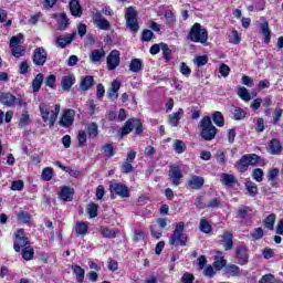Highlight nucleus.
Here are the masks:
<instances>
[{
	"label": "nucleus",
	"instance_id": "36",
	"mask_svg": "<svg viewBox=\"0 0 283 283\" xmlns=\"http://www.w3.org/2000/svg\"><path fill=\"white\" fill-rule=\"evenodd\" d=\"M12 56H15V59H21V56H25V46L19 45V46H10Z\"/></svg>",
	"mask_w": 283,
	"mask_h": 283
},
{
	"label": "nucleus",
	"instance_id": "60",
	"mask_svg": "<svg viewBox=\"0 0 283 283\" xmlns=\"http://www.w3.org/2000/svg\"><path fill=\"white\" fill-rule=\"evenodd\" d=\"M103 150L106 158H112V156H114V146H112V144L104 145Z\"/></svg>",
	"mask_w": 283,
	"mask_h": 283
},
{
	"label": "nucleus",
	"instance_id": "13",
	"mask_svg": "<svg viewBox=\"0 0 283 283\" xmlns=\"http://www.w3.org/2000/svg\"><path fill=\"white\" fill-rule=\"evenodd\" d=\"M27 245H28V238L24 237L23 230L20 229L15 232V241L13 244V249L19 253V251H21V249H23V247H27Z\"/></svg>",
	"mask_w": 283,
	"mask_h": 283
},
{
	"label": "nucleus",
	"instance_id": "9",
	"mask_svg": "<svg viewBox=\"0 0 283 283\" xmlns=\"http://www.w3.org/2000/svg\"><path fill=\"white\" fill-rule=\"evenodd\" d=\"M93 23H95L98 30L107 31L112 28V24L107 19L103 18V13H101V11H97L93 14Z\"/></svg>",
	"mask_w": 283,
	"mask_h": 283
},
{
	"label": "nucleus",
	"instance_id": "17",
	"mask_svg": "<svg viewBox=\"0 0 283 283\" xmlns=\"http://www.w3.org/2000/svg\"><path fill=\"white\" fill-rule=\"evenodd\" d=\"M59 197L64 202H72V200H74V189L67 186H64L62 187L61 192L59 193Z\"/></svg>",
	"mask_w": 283,
	"mask_h": 283
},
{
	"label": "nucleus",
	"instance_id": "57",
	"mask_svg": "<svg viewBox=\"0 0 283 283\" xmlns=\"http://www.w3.org/2000/svg\"><path fill=\"white\" fill-rule=\"evenodd\" d=\"M253 240H262L264 238V230L262 228H256L251 232Z\"/></svg>",
	"mask_w": 283,
	"mask_h": 283
},
{
	"label": "nucleus",
	"instance_id": "56",
	"mask_svg": "<svg viewBox=\"0 0 283 283\" xmlns=\"http://www.w3.org/2000/svg\"><path fill=\"white\" fill-rule=\"evenodd\" d=\"M280 176V169L273 168L268 172V182H273Z\"/></svg>",
	"mask_w": 283,
	"mask_h": 283
},
{
	"label": "nucleus",
	"instance_id": "12",
	"mask_svg": "<svg viewBox=\"0 0 283 283\" xmlns=\"http://www.w3.org/2000/svg\"><path fill=\"white\" fill-rule=\"evenodd\" d=\"M74 39H76V32L60 35L55 40V45L63 50L64 48H67V45H70Z\"/></svg>",
	"mask_w": 283,
	"mask_h": 283
},
{
	"label": "nucleus",
	"instance_id": "51",
	"mask_svg": "<svg viewBox=\"0 0 283 283\" xmlns=\"http://www.w3.org/2000/svg\"><path fill=\"white\" fill-rule=\"evenodd\" d=\"M199 229L202 233H211V224L207 219L200 220Z\"/></svg>",
	"mask_w": 283,
	"mask_h": 283
},
{
	"label": "nucleus",
	"instance_id": "40",
	"mask_svg": "<svg viewBox=\"0 0 283 283\" xmlns=\"http://www.w3.org/2000/svg\"><path fill=\"white\" fill-rule=\"evenodd\" d=\"M86 132L91 138H96L98 136V125L96 123L88 124Z\"/></svg>",
	"mask_w": 283,
	"mask_h": 283
},
{
	"label": "nucleus",
	"instance_id": "30",
	"mask_svg": "<svg viewBox=\"0 0 283 283\" xmlns=\"http://www.w3.org/2000/svg\"><path fill=\"white\" fill-rule=\"evenodd\" d=\"M261 33L265 36V43L271 41V29L269 28V22L264 21L260 24Z\"/></svg>",
	"mask_w": 283,
	"mask_h": 283
},
{
	"label": "nucleus",
	"instance_id": "35",
	"mask_svg": "<svg viewBox=\"0 0 283 283\" xmlns=\"http://www.w3.org/2000/svg\"><path fill=\"white\" fill-rule=\"evenodd\" d=\"M232 116H233L234 120H242V119L247 118V111H244L240 107H233Z\"/></svg>",
	"mask_w": 283,
	"mask_h": 283
},
{
	"label": "nucleus",
	"instance_id": "3",
	"mask_svg": "<svg viewBox=\"0 0 283 283\" xmlns=\"http://www.w3.org/2000/svg\"><path fill=\"white\" fill-rule=\"evenodd\" d=\"M188 39L192 43L205 44L209 41V32L200 23L196 22L188 33Z\"/></svg>",
	"mask_w": 283,
	"mask_h": 283
},
{
	"label": "nucleus",
	"instance_id": "11",
	"mask_svg": "<svg viewBox=\"0 0 283 283\" xmlns=\"http://www.w3.org/2000/svg\"><path fill=\"white\" fill-rule=\"evenodd\" d=\"M168 176L171 185L174 187H178L180 185V180L182 179V170L179 166H171Z\"/></svg>",
	"mask_w": 283,
	"mask_h": 283
},
{
	"label": "nucleus",
	"instance_id": "62",
	"mask_svg": "<svg viewBox=\"0 0 283 283\" xmlns=\"http://www.w3.org/2000/svg\"><path fill=\"white\" fill-rule=\"evenodd\" d=\"M180 73L182 76H190L191 75V69L187 65V63L181 62L180 64Z\"/></svg>",
	"mask_w": 283,
	"mask_h": 283
},
{
	"label": "nucleus",
	"instance_id": "25",
	"mask_svg": "<svg viewBox=\"0 0 283 283\" xmlns=\"http://www.w3.org/2000/svg\"><path fill=\"white\" fill-rule=\"evenodd\" d=\"M106 53H105V50L103 49H96V50H93L90 54V60L93 62V63H99V61H103V59L105 57Z\"/></svg>",
	"mask_w": 283,
	"mask_h": 283
},
{
	"label": "nucleus",
	"instance_id": "44",
	"mask_svg": "<svg viewBox=\"0 0 283 283\" xmlns=\"http://www.w3.org/2000/svg\"><path fill=\"white\" fill-rule=\"evenodd\" d=\"M59 30L63 31L70 25V19H67V14L61 13L59 19Z\"/></svg>",
	"mask_w": 283,
	"mask_h": 283
},
{
	"label": "nucleus",
	"instance_id": "64",
	"mask_svg": "<svg viewBox=\"0 0 283 283\" xmlns=\"http://www.w3.org/2000/svg\"><path fill=\"white\" fill-rule=\"evenodd\" d=\"M193 280H196V277L191 273H185L181 276V283H193Z\"/></svg>",
	"mask_w": 283,
	"mask_h": 283
},
{
	"label": "nucleus",
	"instance_id": "23",
	"mask_svg": "<svg viewBox=\"0 0 283 283\" xmlns=\"http://www.w3.org/2000/svg\"><path fill=\"white\" fill-rule=\"evenodd\" d=\"M71 270L73 271V274L76 277V282L78 283L85 282V270L81 268V265L74 264L71 266Z\"/></svg>",
	"mask_w": 283,
	"mask_h": 283
},
{
	"label": "nucleus",
	"instance_id": "39",
	"mask_svg": "<svg viewBox=\"0 0 283 283\" xmlns=\"http://www.w3.org/2000/svg\"><path fill=\"white\" fill-rule=\"evenodd\" d=\"M212 120L217 127H224V116H222L221 112H214L212 114Z\"/></svg>",
	"mask_w": 283,
	"mask_h": 283
},
{
	"label": "nucleus",
	"instance_id": "24",
	"mask_svg": "<svg viewBox=\"0 0 283 283\" xmlns=\"http://www.w3.org/2000/svg\"><path fill=\"white\" fill-rule=\"evenodd\" d=\"M184 115L185 111L182 108H179L178 112L170 114L168 120L171 127H178V123L180 122Z\"/></svg>",
	"mask_w": 283,
	"mask_h": 283
},
{
	"label": "nucleus",
	"instance_id": "52",
	"mask_svg": "<svg viewBox=\"0 0 283 283\" xmlns=\"http://www.w3.org/2000/svg\"><path fill=\"white\" fill-rule=\"evenodd\" d=\"M77 140L80 147H85V145H87V133L85 130H80L77 134Z\"/></svg>",
	"mask_w": 283,
	"mask_h": 283
},
{
	"label": "nucleus",
	"instance_id": "7",
	"mask_svg": "<svg viewBox=\"0 0 283 283\" xmlns=\"http://www.w3.org/2000/svg\"><path fill=\"white\" fill-rule=\"evenodd\" d=\"M31 59L34 65L41 67L44 63H48V51H45V48L39 46L33 50Z\"/></svg>",
	"mask_w": 283,
	"mask_h": 283
},
{
	"label": "nucleus",
	"instance_id": "6",
	"mask_svg": "<svg viewBox=\"0 0 283 283\" xmlns=\"http://www.w3.org/2000/svg\"><path fill=\"white\" fill-rule=\"evenodd\" d=\"M125 19L127 28H129V30L134 33L138 32V30L140 29V27L138 25V12H136V9H134V7H129L126 9Z\"/></svg>",
	"mask_w": 283,
	"mask_h": 283
},
{
	"label": "nucleus",
	"instance_id": "59",
	"mask_svg": "<svg viewBox=\"0 0 283 283\" xmlns=\"http://www.w3.org/2000/svg\"><path fill=\"white\" fill-rule=\"evenodd\" d=\"M18 220H19V222H22L23 224H28V222H30V213H28L25 211L19 212Z\"/></svg>",
	"mask_w": 283,
	"mask_h": 283
},
{
	"label": "nucleus",
	"instance_id": "41",
	"mask_svg": "<svg viewBox=\"0 0 283 283\" xmlns=\"http://www.w3.org/2000/svg\"><path fill=\"white\" fill-rule=\"evenodd\" d=\"M23 41H24V39H23L22 33L13 35L10 40L9 48L19 46V45H21V43H23Z\"/></svg>",
	"mask_w": 283,
	"mask_h": 283
},
{
	"label": "nucleus",
	"instance_id": "61",
	"mask_svg": "<svg viewBox=\"0 0 283 283\" xmlns=\"http://www.w3.org/2000/svg\"><path fill=\"white\" fill-rule=\"evenodd\" d=\"M230 72H231V69L229 67V65H227V64L220 65L219 73L221 74V76H223V78H227V76H229Z\"/></svg>",
	"mask_w": 283,
	"mask_h": 283
},
{
	"label": "nucleus",
	"instance_id": "20",
	"mask_svg": "<svg viewBox=\"0 0 283 283\" xmlns=\"http://www.w3.org/2000/svg\"><path fill=\"white\" fill-rule=\"evenodd\" d=\"M76 83V77L74 75H65L62 77L61 86L64 92H70L72 85Z\"/></svg>",
	"mask_w": 283,
	"mask_h": 283
},
{
	"label": "nucleus",
	"instance_id": "26",
	"mask_svg": "<svg viewBox=\"0 0 283 283\" xmlns=\"http://www.w3.org/2000/svg\"><path fill=\"white\" fill-rule=\"evenodd\" d=\"M188 185L191 187V189H202V186L205 185V178L192 176L188 181Z\"/></svg>",
	"mask_w": 283,
	"mask_h": 283
},
{
	"label": "nucleus",
	"instance_id": "38",
	"mask_svg": "<svg viewBox=\"0 0 283 283\" xmlns=\"http://www.w3.org/2000/svg\"><path fill=\"white\" fill-rule=\"evenodd\" d=\"M130 72L138 73L140 70H143V61L140 59H134L132 60L129 64Z\"/></svg>",
	"mask_w": 283,
	"mask_h": 283
},
{
	"label": "nucleus",
	"instance_id": "14",
	"mask_svg": "<svg viewBox=\"0 0 283 283\" xmlns=\"http://www.w3.org/2000/svg\"><path fill=\"white\" fill-rule=\"evenodd\" d=\"M111 191L120 198H129V189L123 184H112Z\"/></svg>",
	"mask_w": 283,
	"mask_h": 283
},
{
	"label": "nucleus",
	"instance_id": "45",
	"mask_svg": "<svg viewBox=\"0 0 283 283\" xmlns=\"http://www.w3.org/2000/svg\"><path fill=\"white\" fill-rule=\"evenodd\" d=\"M193 63L197 65V67H202L209 63V56L198 55L193 59Z\"/></svg>",
	"mask_w": 283,
	"mask_h": 283
},
{
	"label": "nucleus",
	"instance_id": "19",
	"mask_svg": "<svg viewBox=\"0 0 283 283\" xmlns=\"http://www.w3.org/2000/svg\"><path fill=\"white\" fill-rule=\"evenodd\" d=\"M70 11H71V14L75 18L83 17V8L81 7V3L78 2V0L70 1Z\"/></svg>",
	"mask_w": 283,
	"mask_h": 283
},
{
	"label": "nucleus",
	"instance_id": "43",
	"mask_svg": "<svg viewBox=\"0 0 283 283\" xmlns=\"http://www.w3.org/2000/svg\"><path fill=\"white\" fill-rule=\"evenodd\" d=\"M52 176H54V169H52V167H45L42 170V180L45 182H50V180H52Z\"/></svg>",
	"mask_w": 283,
	"mask_h": 283
},
{
	"label": "nucleus",
	"instance_id": "18",
	"mask_svg": "<svg viewBox=\"0 0 283 283\" xmlns=\"http://www.w3.org/2000/svg\"><path fill=\"white\" fill-rule=\"evenodd\" d=\"M227 266V260H224V254L218 251L214 255L213 268L216 271H222Z\"/></svg>",
	"mask_w": 283,
	"mask_h": 283
},
{
	"label": "nucleus",
	"instance_id": "4",
	"mask_svg": "<svg viewBox=\"0 0 283 283\" xmlns=\"http://www.w3.org/2000/svg\"><path fill=\"white\" fill-rule=\"evenodd\" d=\"M199 129L201 130V137L203 140H213L218 128L211 123V117L205 116L199 123Z\"/></svg>",
	"mask_w": 283,
	"mask_h": 283
},
{
	"label": "nucleus",
	"instance_id": "49",
	"mask_svg": "<svg viewBox=\"0 0 283 283\" xmlns=\"http://www.w3.org/2000/svg\"><path fill=\"white\" fill-rule=\"evenodd\" d=\"M22 258L23 260L30 261L32 258H34V249L32 247H25L22 250Z\"/></svg>",
	"mask_w": 283,
	"mask_h": 283
},
{
	"label": "nucleus",
	"instance_id": "31",
	"mask_svg": "<svg viewBox=\"0 0 283 283\" xmlns=\"http://www.w3.org/2000/svg\"><path fill=\"white\" fill-rule=\"evenodd\" d=\"M87 229H90V227L85 222H77L75 224L76 235H81L82 238L87 234Z\"/></svg>",
	"mask_w": 283,
	"mask_h": 283
},
{
	"label": "nucleus",
	"instance_id": "55",
	"mask_svg": "<svg viewBox=\"0 0 283 283\" xmlns=\"http://www.w3.org/2000/svg\"><path fill=\"white\" fill-rule=\"evenodd\" d=\"M165 19L168 25H174V23H176V15L169 10L165 12Z\"/></svg>",
	"mask_w": 283,
	"mask_h": 283
},
{
	"label": "nucleus",
	"instance_id": "50",
	"mask_svg": "<svg viewBox=\"0 0 283 283\" xmlns=\"http://www.w3.org/2000/svg\"><path fill=\"white\" fill-rule=\"evenodd\" d=\"M265 229H269V231H273V227L275 226V214L272 213L266 217L264 220Z\"/></svg>",
	"mask_w": 283,
	"mask_h": 283
},
{
	"label": "nucleus",
	"instance_id": "22",
	"mask_svg": "<svg viewBox=\"0 0 283 283\" xmlns=\"http://www.w3.org/2000/svg\"><path fill=\"white\" fill-rule=\"evenodd\" d=\"M119 90H120V82H118V80L113 81L111 88L107 93L108 98H111L112 101H116V98H118Z\"/></svg>",
	"mask_w": 283,
	"mask_h": 283
},
{
	"label": "nucleus",
	"instance_id": "33",
	"mask_svg": "<svg viewBox=\"0 0 283 283\" xmlns=\"http://www.w3.org/2000/svg\"><path fill=\"white\" fill-rule=\"evenodd\" d=\"M221 182L226 185V187H233V185H235V177L229 174H221Z\"/></svg>",
	"mask_w": 283,
	"mask_h": 283
},
{
	"label": "nucleus",
	"instance_id": "16",
	"mask_svg": "<svg viewBox=\"0 0 283 283\" xmlns=\"http://www.w3.org/2000/svg\"><path fill=\"white\" fill-rule=\"evenodd\" d=\"M221 242L224 251H231V249H233V232H223Z\"/></svg>",
	"mask_w": 283,
	"mask_h": 283
},
{
	"label": "nucleus",
	"instance_id": "2",
	"mask_svg": "<svg viewBox=\"0 0 283 283\" xmlns=\"http://www.w3.org/2000/svg\"><path fill=\"white\" fill-rule=\"evenodd\" d=\"M188 237L185 234V222L176 223L175 230L170 235L168 242L170 247H187Z\"/></svg>",
	"mask_w": 283,
	"mask_h": 283
},
{
	"label": "nucleus",
	"instance_id": "58",
	"mask_svg": "<svg viewBox=\"0 0 283 283\" xmlns=\"http://www.w3.org/2000/svg\"><path fill=\"white\" fill-rule=\"evenodd\" d=\"M203 270L205 277H214L216 276V269L212 268V265H207Z\"/></svg>",
	"mask_w": 283,
	"mask_h": 283
},
{
	"label": "nucleus",
	"instance_id": "42",
	"mask_svg": "<svg viewBox=\"0 0 283 283\" xmlns=\"http://www.w3.org/2000/svg\"><path fill=\"white\" fill-rule=\"evenodd\" d=\"M269 147L272 154H280L282 151V145L277 139H272Z\"/></svg>",
	"mask_w": 283,
	"mask_h": 283
},
{
	"label": "nucleus",
	"instance_id": "54",
	"mask_svg": "<svg viewBox=\"0 0 283 283\" xmlns=\"http://www.w3.org/2000/svg\"><path fill=\"white\" fill-rule=\"evenodd\" d=\"M87 213L90 218H96V216H98V206L96 203L88 205Z\"/></svg>",
	"mask_w": 283,
	"mask_h": 283
},
{
	"label": "nucleus",
	"instance_id": "28",
	"mask_svg": "<svg viewBox=\"0 0 283 283\" xmlns=\"http://www.w3.org/2000/svg\"><path fill=\"white\" fill-rule=\"evenodd\" d=\"M43 73H39L38 75H35L31 84L32 92L36 93L39 92V90H41V86L43 85Z\"/></svg>",
	"mask_w": 283,
	"mask_h": 283
},
{
	"label": "nucleus",
	"instance_id": "37",
	"mask_svg": "<svg viewBox=\"0 0 283 283\" xmlns=\"http://www.w3.org/2000/svg\"><path fill=\"white\" fill-rule=\"evenodd\" d=\"M237 94L239 98H241V101H245V102L251 101V94H249V90H247V87L244 86H240L237 91Z\"/></svg>",
	"mask_w": 283,
	"mask_h": 283
},
{
	"label": "nucleus",
	"instance_id": "21",
	"mask_svg": "<svg viewBox=\"0 0 283 283\" xmlns=\"http://www.w3.org/2000/svg\"><path fill=\"white\" fill-rule=\"evenodd\" d=\"M0 102L7 107H12L14 106V103H17V96L12 95L11 93H2L0 95Z\"/></svg>",
	"mask_w": 283,
	"mask_h": 283
},
{
	"label": "nucleus",
	"instance_id": "34",
	"mask_svg": "<svg viewBox=\"0 0 283 283\" xmlns=\"http://www.w3.org/2000/svg\"><path fill=\"white\" fill-rule=\"evenodd\" d=\"M28 125H30V114L28 113V111H23L20 116L18 127H20V129H23V127H28Z\"/></svg>",
	"mask_w": 283,
	"mask_h": 283
},
{
	"label": "nucleus",
	"instance_id": "48",
	"mask_svg": "<svg viewBox=\"0 0 283 283\" xmlns=\"http://www.w3.org/2000/svg\"><path fill=\"white\" fill-rule=\"evenodd\" d=\"M252 178L256 182H262L264 180V170H262V168H255L252 171Z\"/></svg>",
	"mask_w": 283,
	"mask_h": 283
},
{
	"label": "nucleus",
	"instance_id": "15",
	"mask_svg": "<svg viewBox=\"0 0 283 283\" xmlns=\"http://www.w3.org/2000/svg\"><path fill=\"white\" fill-rule=\"evenodd\" d=\"M237 259L241 266H244V264L249 263V252L247 250V247L241 245L237 249Z\"/></svg>",
	"mask_w": 283,
	"mask_h": 283
},
{
	"label": "nucleus",
	"instance_id": "8",
	"mask_svg": "<svg viewBox=\"0 0 283 283\" xmlns=\"http://www.w3.org/2000/svg\"><path fill=\"white\" fill-rule=\"evenodd\" d=\"M107 70H116L120 65V52L118 50H113L106 57Z\"/></svg>",
	"mask_w": 283,
	"mask_h": 283
},
{
	"label": "nucleus",
	"instance_id": "1",
	"mask_svg": "<svg viewBox=\"0 0 283 283\" xmlns=\"http://www.w3.org/2000/svg\"><path fill=\"white\" fill-rule=\"evenodd\" d=\"M39 109L42 120L44 123H48L50 127H54V123H56V119L59 118V114L61 112V104H55L54 109H50V106H48V104L41 103L39 105Z\"/></svg>",
	"mask_w": 283,
	"mask_h": 283
},
{
	"label": "nucleus",
	"instance_id": "53",
	"mask_svg": "<svg viewBox=\"0 0 283 283\" xmlns=\"http://www.w3.org/2000/svg\"><path fill=\"white\" fill-rule=\"evenodd\" d=\"M174 149L176 154H185V149H187L185 142L177 139L174 144Z\"/></svg>",
	"mask_w": 283,
	"mask_h": 283
},
{
	"label": "nucleus",
	"instance_id": "27",
	"mask_svg": "<svg viewBox=\"0 0 283 283\" xmlns=\"http://www.w3.org/2000/svg\"><path fill=\"white\" fill-rule=\"evenodd\" d=\"M244 187H245L247 193H249L251 198H255V196H258V184L251 180H248L245 181Z\"/></svg>",
	"mask_w": 283,
	"mask_h": 283
},
{
	"label": "nucleus",
	"instance_id": "46",
	"mask_svg": "<svg viewBox=\"0 0 283 283\" xmlns=\"http://www.w3.org/2000/svg\"><path fill=\"white\" fill-rule=\"evenodd\" d=\"M226 273H228L229 275H232V277H235V276L240 275L241 271L238 265L230 264L226 268Z\"/></svg>",
	"mask_w": 283,
	"mask_h": 283
},
{
	"label": "nucleus",
	"instance_id": "10",
	"mask_svg": "<svg viewBox=\"0 0 283 283\" xmlns=\"http://www.w3.org/2000/svg\"><path fill=\"white\" fill-rule=\"evenodd\" d=\"M74 116H76V112L74 109H65L60 119V125L62 127H72V125H74Z\"/></svg>",
	"mask_w": 283,
	"mask_h": 283
},
{
	"label": "nucleus",
	"instance_id": "63",
	"mask_svg": "<svg viewBox=\"0 0 283 283\" xmlns=\"http://www.w3.org/2000/svg\"><path fill=\"white\" fill-rule=\"evenodd\" d=\"M259 283H275V276H273V274H265Z\"/></svg>",
	"mask_w": 283,
	"mask_h": 283
},
{
	"label": "nucleus",
	"instance_id": "32",
	"mask_svg": "<svg viewBox=\"0 0 283 283\" xmlns=\"http://www.w3.org/2000/svg\"><path fill=\"white\" fill-rule=\"evenodd\" d=\"M99 233L101 235H103V238H107V239L116 238V230L108 227H101Z\"/></svg>",
	"mask_w": 283,
	"mask_h": 283
},
{
	"label": "nucleus",
	"instance_id": "5",
	"mask_svg": "<svg viewBox=\"0 0 283 283\" xmlns=\"http://www.w3.org/2000/svg\"><path fill=\"white\" fill-rule=\"evenodd\" d=\"M259 161L260 157L255 154L244 155L239 160L237 169L238 171H240V174H244V171H247L249 167H255Z\"/></svg>",
	"mask_w": 283,
	"mask_h": 283
},
{
	"label": "nucleus",
	"instance_id": "47",
	"mask_svg": "<svg viewBox=\"0 0 283 283\" xmlns=\"http://www.w3.org/2000/svg\"><path fill=\"white\" fill-rule=\"evenodd\" d=\"M134 130V119H128L122 128V136H127Z\"/></svg>",
	"mask_w": 283,
	"mask_h": 283
},
{
	"label": "nucleus",
	"instance_id": "29",
	"mask_svg": "<svg viewBox=\"0 0 283 283\" xmlns=\"http://www.w3.org/2000/svg\"><path fill=\"white\" fill-rule=\"evenodd\" d=\"M92 85H94V77L92 75H87L81 81L80 87L83 92H87Z\"/></svg>",
	"mask_w": 283,
	"mask_h": 283
}]
</instances>
